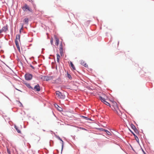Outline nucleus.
Here are the masks:
<instances>
[{"label":"nucleus","instance_id":"1","mask_svg":"<svg viewBox=\"0 0 154 154\" xmlns=\"http://www.w3.org/2000/svg\"><path fill=\"white\" fill-rule=\"evenodd\" d=\"M20 35L18 34L16 35V38L15 39V44L18 51L20 53V50L19 45V42L20 41Z\"/></svg>","mask_w":154,"mask_h":154},{"label":"nucleus","instance_id":"2","mask_svg":"<svg viewBox=\"0 0 154 154\" xmlns=\"http://www.w3.org/2000/svg\"><path fill=\"white\" fill-rule=\"evenodd\" d=\"M22 8L24 12L28 11L30 12H32V9L26 4L24 5L22 7Z\"/></svg>","mask_w":154,"mask_h":154},{"label":"nucleus","instance_id":"3","mask_svg":"<svg viewBox=\"0 0 154 154\" xmlns=\"http://www.w3.org/2000/svg\"><path fill=\"white\" fill-rule=\"evenodd\" d=\"M56 94L57 97L59 98L64 99L65 97V95L58 91L56 92Z\"/></svg>","mask_w":154,"mask_h":154},{"label":"nucleus","instance_id":"4","mask_svg":"<svg viewBox=\"0 0 154 154\" xmlns=\"http://www.w3.org/2000/svg\"><path fill=\"white\" fill-rule=\"evenodd\" d=\"M110 106L114 111L119 108L117 103L115 102L113 103L112 105L111 106Z\"/></svg>","mask_w":154,"mask_h":154},{"label":"nucleus","instance_id":"5","mask_svg":"<svg viewBox=\"0 0 154 154\" xmlns=\"http://www.w3.org/2000/svg\"><path fill=\"white\" fill-rule=\"evenodd\" d=\"M122 119H123L124 121L125 122H126L127 121H128L126 119L127 116L124 113H122V114H121L120 116H119Z\"/></svg>","mask_w":154,"mask_h":154},{"label":"nucleus","instance_id":"6","mask_svg":"<svg viewBox=\"0 0 154 154\" xmlns=\"http://www.w3.org/2000/svg\"><path fill=\"white\" fill-rule=\"evenodd\" d=\"M32 77V75L29 73L26 74L25 75V79L26 80H31Z\"/></svg>","mask_w":154,"mask_h":154},{"label":"nucleus","instance_id":"7","mask_svg":"<svg viewBox=\"0 0 154 154\" xmlns=\"http://www.w3.org/2000/svg\"><path fill=\"white\" fill-rule=\"evenodd\" d=\"M8 30L7 25L4 26L2 29H0V34L3 32H5Z\"/></svg>","mask_w":154,"mask_h":154},{"label":"nucleus","instance_id":"8","mask_svg":"<svg viewBox=\"0 0 154 154\" xmlns=\"http://www.w3.org/2000/svg\"><path fill=\"white\" fill-rule=\"evenodd\" d=\"M32 89L37 91H39L40 90V88L38 84H37L35 85L34 88H32Z\"/></svg>","mask_w":154,"mask_h":154},{"label":"nucleus","instance_id":"9","mask_svg":"<svg viewBox=\"0 0 154 154\" xmlns=\"http://www.w3.org/2000/svg\"><path fill=\"white\" fill-rule=\"evenodd\" d=\"M114 112L116 114L118 115L119 116H120L121 114H122V113L119 109V108H118V109H117Z\"/></svg>","mask_w":154,"mask_h":154},{"label":"nucleus","instance_id":"10","mask_svg":"<svg viewBox=\"0 0 154 154\" xmlns=\"http://www.w3.org/2000/svg\"><path fill=\"white\" fill-rule=\"evenodd\" d=\"M80 63L82 65H83V66H85L86 67H88V65L87 64V63H86L84 61H83V60H81V61H80Z\"/></svg>","mask_w":154,"mask_h":154},{"label":"nucleus","instance_id":"11","mask_svg":"<svg viewBox=\"0 0 154 154\" xmlns=\"http://www.w3.org/2000/svg\"><path fill=\"white\" fill-rule=\"evenodd\" d=\"M54 38L55 39L56 41V42L55 43L56 45L57 46L59 44V38L57 37L56 36H54Z\"/></svg>","mask_w":154,"mask_h":154},{"label":"nucleus","instance_id":"12","mask_svg":"<svg viewBox=\"0 0 154 154\" xmlns=\"http://www.w3.org/2000/svg\"><path fill=\"white\" fill-rule=\"evenodd\" d=\"M54 106L59 111H61L62 110V108L60 107L57 104H55Z\"/></svg>","mask_w":154,"mask_h":154},{"label":"nucleus","instance_id":"13","mask_svg":"<svg viewBox=\"0 0 154 154\" xmlns=\"http://www.w3.org/2000/svg\"><path fill=\"white\" fill-rule=\"evenodd\" d=\"M102 131H104L106 132V133L107 134H108V135H111V133L109 131H108L106 130L102 129Z\"/></svg>","mask_w":154,"mask_h":154},{"label":"nucleus","instance_id":"14","mask_svg":"<svg viewBox=\"0 0 154 154\" xmlns=\"http://www.w3.org/2000/svg\"><path fill=\"white\" fill-rule=\"evenodd\" d=\"M57 138L58 139H59V140H60L62 142V146L61 152V153H62V151L63 150V141L59 137H57Z\"/></svg>","mask_w":154,"mask_h":154},{"label":"nucleus","instance_id":"15","mask_svg":"<svg viewBox=\"0 0 154 154\" xmlns=\"http://www.w3.org/2000/svg\"><path fill=\"white\" fill-rule=\"evenodd\" d=\"M24 21L25 24L27 25L28 24L29 19L28 18H25L24 20Z\"/></svg>","mask_w":154,"mask_h":154},{"label":"nucleus","instance_id":"16","mask_svg":"<svg viewBox=\"0 0 154 154\" xmlns=\"http://www.w3.org/2000/svg\"><path fill=\"white\" fill-rule=\"evenodd\" d=\"M73 86L71 87V89L73 90H76L77 88V86L76 85H73Z\"/></svg>","mask_w":154,"mask_h":154},{"label":"nucleus","instance_id":"17","mask_svg":"<svg viewBox=\"0 0 154 154\" xmlns=\"http://www.w3.org/2000/svg\"><path fill=\"white\" fill-rule=\"evenodd\" d=\"M99 99L103 103H104V102L105 101V100H106L105 98H103V97H102L101 96L99 97Z\"/></svg>","mask_w":154,"mask_h":154},{"label":"nucleus","instance_id":"18","mask_svg":"<svg viewBox=\"0 0 154 154\" xmlns=\"http://www.w3.org/2000/svg\"><path fill=\"white\" fill-rule=\"evenodd\" d=\"M14 128L18 133H21V131L18 128V127L16 126L15 125Z\"/></svg>","mask_w":154,"mask_h":154},{"label":"nucleus","instance_id":"19","mask_svg":"<svg viewBox=\"0 0 154 154\" xmlns=\"http://www.w3.org/2000/svg\"><path fill=\"white\" fill-rule=\"evenodd\" d=\"M57 61L58 63H59V59L60 58V56L58 54H57Z\"/></svg>","mask_w":154,"mask_h":154},{"label":"nucleus","instance_id":"20","mask_svg":"<svg viewBox=\"0 0 154 154\" xmlns=\"http://www.w3.org/2000/svg\"><path fill=\"white\" fill-rule=\"evenodd\" d=\"M70 65L71 67H72V69L73 70H75V68L74 65L72 63V62H70Z\"/></svg>","mask_w":154,"mask_h":154},{"label":"nucleus","instance_id":"21","mask_svg":"<svg viewBox=\"0 0 154 154\" xmlns=\"http://www.w3.org/2000/svg\"><path fill=\"white\" fill-rule=\"evenodd\" d=\"M51 79L50 77L48 76H44V80L46 81L49 80Z\"/></svg>","mask_w":154,"mask_h":154},{"label":"nucleus","instance_id":"22","mask_svg":"<svg viewBox=\"0 0 154 154\" xmlns=\"http://www.w3.org/2000/svg\"><path fill=\"white\" fill-rule=\"evenodd\" d=\"M130 126L131 128L135 131V126L133 124L131 123L130 124Z\"/></svg>","mask_w":154,"mask_h":154},{"label":"nucleus","instance_id":"23","mask_svg":"<svg viewBox=\"0 0 154 154\" xmlns=\"http://www.w3.org/2000/svg\"><path fill=\"white\" fill-rule=\"evenodd\" d=\"M60 51V54L62 56L63 55V49L59 50Z\"/></svg>","mask_w":154,"mask_h":154},{"label":"nucleus","instance_id":"24","mask_svg":"<svg viewBox=\"0 0 154 154\" xmlns=\"http://www.w3.org/2000/svg\"><path fill=\"white\" fill-rule=\"evenodd\" d=\"M63 49V46H62V43H61L60 45L59 46V50H61Z\"/></svg>","mask_w":154,"mask_h":154},{"label":"nucleus","instance_id":"25","mask_svg":"<svg viewBox=\"0 0 154 154\" xmlns=\"http://www.w3.org/2000/svg\"><path fill=\"white\" fill-rule=\"evenodd\" d=\"M135 140H136L138 144H139V143L138 138L136 135H135Z\"/></svg>","mask_w":154,"mask_h":154},{"label":"nucleus","instance_id":"26","mask_svg":"<svg viewBox=\"0 0 154 154\" xmlns=\"http://www.w3.org/2000/svg\"><path fill=\"white\" fill-rule=\"evenodd\" d=\"M103 103L107 106H110V104L108 102L106 101V100H105V101Z\"/></svg>","mask_w":154,"mask_h":154},{"label":"nucleus","instance_id":"27","mask_svg":"<svg viewBox=\"0 0 154 154\" xmlns=\"http://www.w3.org/2000/svg\"><path fill=\"white\" fill-rule=\"evenodd\" d=\"M81 117L82 118H83L84 119H86L87 120H88L89 119L88 118V117H85V116H81Z\"/></svg>","mask_w":154,"mask_h":154},{"label":"nucleus","instance_id":"28","mask_svg":"<svg viewBox=\"0 0 154 154\" xmlns=\"http://www.w3.org/2000/svg\"><path fill=\"white\" fill-rule=\"evenodd\" d=\"M67 77H68L70 79H72V77L71 76V75L69 74L68 73H67Z\"/></svg>","mask_w":154,"mask_h":154},{"label":"nucleus","instance_id":"29","mask_svg":"<svg viewBox=\"0 0 154 154\" xmlns=\"http://www.w3.org/2000/svg\"><path fill=\"white\" fill-rule=\"evenodd\" d=\"M23 30V25H22V27L20 30V32L21 31Z\"/></svg>","mask_w":154,"mask_h":154},{"label":"nucleus","instance_id":"30","mask_svg":"<svg viewBox=\"0 0 154 154\" xmlns=\"http://www.w3.org/2000/svg\"><path fill=\"white\" fill-rule=\"evenodd\" d=\"M7 152L8 153V154H11V152H10V151L8 149H7Z\"/></svg>","mask_w":154,"mask_h":154},{"label":"nucleus","instance_id":"31","mask_svg":"<svg viewBox=\"0 0 154 154\" xmlns=\"http://www.w3.org/2000/svg\"><path fill=\"white\" fill-rule=\"evenodd\" d=\"M51 45H52L53 44V39H52L51 40Z\"/></svg>","mask_w":154,"mask_h":154},{"label":"nucleus","instance_id":"32","mask_svg":"<svg viewBox=\"0 0 154 154\" xmlns=\"http://www.w3.org/2000/svg\"><path fill=\"white\" fill-rule=\"evenodd\" d=\"M130 131H131V132L134 135V136H135V134H134V133L130 129H129Z\"/></svg>","mask_w":154,"mask_h":154},{"label":"nucleus","instance_id":"33","mask_svg":"<svg viewBox=\"0 0 154 154\" xmlns=\"http://www.w3.org/2000/svg\"><path fill=\"white\" fill-rule=\"evenodd\" d=\"M30 66L33 69H34V67L31 65H30Z\"/></svg>","mask_w":154,"mask_h":154},{"label":"nucleus","instance_id":"34","mask_svg":"<svg viewBox=\"0 0 154 154\" xmlns=\"http://www.w3.org/2000/svg\"><path fill=\"white\" fill-rule=\"evenodd\" d=\"M135 133H137V131H138L137 130V129L135 128Z\"/></svg>","mask_w":154,"mask_h":154},{"label":"nucleus","instance_id":"35","mask_svg":"<svg viewBox=\"0 0 154 154\" xmlns=\"http://www.w3.org/2000/svg\"><path fill=\"white\" fill-rule=\"evenodd\" d=\"M27 86H28V87H30V85H29H29H27Z\"/></svg>","mask_w":154,"mask_h":154},{"label":"nucleus","instance_id":"36","mask_svg":"<svg viewBox=\"0 0 154 154\" xmlns=\"http://www.w3.org/2000/svg\"><path fill=\"white\" fill-rule=\"evenodd\" d=\"M132 149H133V150L134 151V150L132 148Z\"/></svg>","mask_w":154,"mask_h":154}]
</instances>
